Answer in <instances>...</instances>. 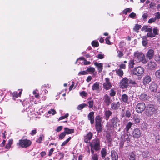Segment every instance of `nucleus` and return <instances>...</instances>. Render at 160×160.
Wrapping results in <instances>:
<instances>
[{"label":"nucleus","mask_w":160,"mask_h":160,"mask_svg":"<svg viewBox=\"0 0 160 160\" xmlns=\"http://www.w3.org/2000/svg\"><path fill=\"white\" fill-rule=\"evenodd\" d=\"M129 158L130 160H135V155L132 152L129 153Z\"/></svg>","instance_id":"36"},{"label":"nucleus","mask_w":160,"mask_h":160,"mask_svg":"<svg viewBox=\"0 0 160 160\" xmlns=\"http://www.w3.org/2000/svg\"><path fill=\"white\" fill-rule=\"evenodd\" d=\"M37 131L35 129L32 130L31 132L30 133V134L32 136H33L35 135L37 133Z\"/></svg>","instance_id":"61"},{"label":"nucleus","mask_w":160,"mask_h":160,"mask_svg":"<svg viewBox=\"0 0 160 160\" xmlns=\"http://www.w3.org/2000/svg\"><path fill=\"white\" fill-rule=\"evenodd\" d=\"M88 106V104L86 103H82L78 106L77 107V109L78 110H80L83 109L84 108L87 107Z\"/></svg>","instance_id":"31"},{"label":"nucleus","mask_w":160,"mask_h":160,"mask_svg":"<svg viewBox=\"0 0 160 160\" xmlns=\"http://www.w3.org/2000/svg\"><path fill=\"white\" fill-rule=\"evenodd\" d=\"M95 71V68L92 67H89V68H88L86 70L87 72H88L92 73L94 72Z\"/></svg>","instance_id":"39"},{"label":"nucleus","mask_w":160,"mask_h":160,"mask_svg":"<svg viewBox=\"0 0 160 160\" xmlns=\"http://www.w3.org/2000/svg\"><path fill=\"white\" fill-rule=\"evenodd\" d=\"M142 155L143 158H145L149 157L150 156V154L148 150H145L142 152Z\"/></svg>","instance_id":"32"},{"label":"nucleus","mask_w":160,"mask_h":160,"mask_svg":"<svg viewBox=\"0 0 160 160\" xmlns=\"http://www.w3.org/2000/svg\"><path fill=\"white\" fill-rule=\"evenodd\" d=\"M155 75L156 77L160 79V68L155 72Z\"/></svg>","instance_id":"43"},{"label":"nucleus","mask_w":160,"mask_h":160,"mask_svg":"<svg viewBox=\"0 0 160 160\" xmlns=\"http://www.w3.org/2000/svg\"><path fill=\"white\" fill-rule=\"evenodd\" d=\"M153 137L155 138V141L156 143L158 144L160 143V135L158 134V133L155 132L152 134Z\"/></svg>","instance_id":"24"},{"label":"nucleus","mask_w":160,"mask_h":160,"mask_svg":"<svg viewBox=\"0 0 160 160\" xmlns=\"http://www.w3.org/2000/svg\"><path fill=\"white\" fill-rule=\"evenodd\" d=\"M125 114L122 115V117L125 116L127 118L130 117L131 115L130 110L128 109L125 111Z\"/></svg>","instance_id":"34"},{"label":"nucleus","mask_w":160,"mask_h":160,"mask_svg":"<svg viewBox=\"0 0 160 160\" xmlns=\"http://www.w3.org/2000/svg\"><path fill=\"white\" fill-rule=\"evenodd\" d=\"M116 92L113 89H111L110 90V95L111 97H113L115 96Z\"/></svg>","instance_id":"47"},{"label":"nucleus","mask_w":160,"mask_h":160,"mask_svg":"<svg viewBox=\"0 0 160 160\" xmlns=\"http://www.w3.org/2000/svg\"><path fill=\"white\" fill-rule=\"evenodd\" d=\"M66 134L64 132L61 133L59 136V138L61 139H63L65 137Z\"/></svg>","instance_id":"54"},{"label":"nucleus","mask_w":160,"mask_h":160,"mask_svg":"<svg viewBox=\"0 0 160 160\" xmlns=\"http://www.w3.org/2000/svg\"><path fill=\"white\" fill-rule=\"evenodd\" d=\"M148 17V14L147 13H144L142 17L143 20L145 21L147 18Z\"/></svg>","instance_id":"57"},{"label":"nucleus","mask_w":160,"mask_h":160,"mask_svg":"<svg viewBox=\"0 0 160 160\" xmlns=\"http://www.w3.org/2000/svg\"><path fill=\"white\" fill-rule=\"evenodd\" d=\"M153 34H154L155 37L156 35H158L159 33V30L157 27L155 28H153Z\"/></svg>","instance_id":"40"},{"label":"nucleus","mask_w":160,"mask_h":160,"mask_svg":"<svg viewBox=\"0 0 160 160\" xmlns=\"http://www.w3.org/2000/svg\"><path fill=\"white\" fill-rule=\"evenodd\" d=\"M101 122V118L100 116L99 115L97 116L95 118V127L96 130L98 131H102V129Z\"/></svg>","instance_id":"4"},{"label":"nucleus","mask_w":160,"mask_h":160,"mask_svg":"<svg viewBox=\"0 0 160 160\" xmlns=\"http://www.w3.org/2000/svg\"><path fill=\"white\" fill-rule=\"evenodd\" d=\"M112 115V112L109 110L105 111L104 118L106 120H108L110 117Z\"/></svg>","instance_id":"21"},{"label":"nucleus","mask_w":160,"mask_h":160,"mask_svg":"<svg viewBox=\"0 0 160 160\" xmlns=\"http://www.w3.org/2000/svg\"><path fill=\"white\" fill-rule=\"evenodd\" d=\"M129 98V97L127 94H124L121 95L120 100L121 102L128 104Z\"/></svg>","instance_id":"12"},{"label":"nucleus","mask_w":160,"mask_h":160,"mask_svg":"<svg viewBox=\"0 0 160 160\" xmlns=\"http://www.w3.org/2000/svg\"><path fill=\"white\" fill-rule=\"evenodd\" d=\"M92 160H98V157L96 154H93L92 157Z\"/></svg>","instance_id":"62"},{"label":"nucleus","mask_w":160,"mask_h":160,"mask_svg":"<svg viewBox=\"0 0 160 160\" xmlns=\"http://www.w3.org/2000/svg\"><path fill=\"white\" fill-rule=\"evenodd\" d=\"M106 150L105 148H102L101 151V153L102 158H105L106 155Z\"/></svg>","instance_id":"41"},{"label":"nucleus","mask_w":160,"mask_h":160,"mask_svg":"<svg viewBox=\"0 0 160 160\" xmlns=\"http://www.w3.org/2000/svg\"><path fill=\"white\" fill-rule=\"evenodd\" d=\"M141 132L140 130L138 128H135L133 132L132 135L134 138H138L141 136Z\"/></svg>","instance_id":"14"},{"label":"nucleus","mask_w":160,"mask_h":160,"mask_svg":"<svg viewBox=\"0 0 160 160\" xmlns=\"http://www.w3.org/2000/svg\"><path fill=\"white\" fill-rule=\"evenodd\" d=\"M146 107V106L144 102H140L136 105L135 110L138 113H141L145 110Z\"/></svg>","instance_id":"7"},{"label":"nucleus","mask_w":160,"mask_h":160,"mask_svg":"<svg viewBox=\"0 0 160 160\" xmlns=\"http://www.w3.org/2000/svg\"><path fill=\"white\" fill-rule=\"evenodd\" d=\"M154 18L156 20L160 19V13L159 12L156 13H155V17Z\"/></svg>","instance_id":"55"},{"label":"nucleus","mask_w":160,"mask_h":160,"mask_svg":"<svg viewBox=\"0 0 160 160\" xmlns=\"http://www.w3.org/2000/svg\"><path fill=\"white\" fill-rule=\"evenodd\" d=\"M157 65L154 62L150 61L148 64L147 68L150 70L154 69L156 67Z\"/></svg>","instance_id":"16"},{"label":"nucleus","mask_w":160,"mask_h":160,"mask_svg":"<svg viewBox=\"0 0 160 160\" xmlns=\"http://www.w3.org/2000/svg\"><path fill=\"white\" fill-rule=\"evenodd\" d=\"M88 73L86 71H83L80 72L78 74V75H85Z\"/></svg>","instance_id":"58"},{"label":"nucleus","mask_w":160,"mask_h":160,"mask_svg":"<svg viewBox=\"0 0 160 160\" xmlns=\"http://www.w3.org/2000/svg\"><path fill=\"white\" fill-rule=\"evenodd\" d=\"M132 9L131 8H128L122 11L123 14L126 15L128 13L132 11Z\"/></svg>","instance_id":"35"},{"label":"nucleus","mask_w":160,"mask_h":160,"mask_svg":"<svg viewBox=\"0 0 160 160\" xmlns=\"http://www.w3.org/2000/svg\"><path fill=\"white\" fill-rule=\"evenodd\" d=\"M100 84L99 82H96L92 86V89L93 91H99Z\"/></svg>","instance_id":"23"},{"label":"nucleus","mask_w":160,"mask_h":160,"mask_svg":"<svg viewBox=\"0 0 160 160\" xmlns=\"http://www.w3.org/2000/svg\"><path fill=\"white\" fill-rule=\"evenodd\" d=\"M103 85L104 88L106 90H109L112 87L110 79L108 78H105V82L103 83Z\"/></svg>","instance_id":"10"},{"label":"nucleus","mask_w":160,"mask_h":160,"mask_svg":"<svg viewBox=\"0 0 160 160\" xmlns=\"http://www.w3.org/2000/svg\"><path fill=\"white\" fill-rule=\"evenodd\" d=\"M22 92V90H21L18 93L16 92H14L12 94V99L14 100H16V98H18L19 97H20L21 95Z\"/></svg>","instance_id":"26"},{"label":"nucleus","mask_w":160,"mask_h":160,"mask_svg":"<svg viewBox=\"0 0 160 160\" xmlns=\"http://www.w3.org/2000/svg\"><path fill=\"white\" fill-rule=\"evenodd\" d=\"M134 64V60L133 59H132L130 60L128 65L129 68H132L133 67Z\"/></svg>","instance_id":"38"},{"label":"nucleus","mask_w":160,"mask_h":160,"mask_svg":"<svg viewBox=\"0 0 160 160\" xmlns=\"http://www.w3.org/2000/svg\"><path fill=\"white\" fill-rule=\"evenodd\" d=\"M117 53H118V56L119 58H121L123 55L122 52L121 51H117Z\"/></svg>","instance_id":"60"},{"label":"nucleus","mask_w":160,"mask_h":160,"mask_svg":"<svg viewBox=\"0 0 160 160\" xmlns=\"http://www.w3.org/2000/svg\"><path fill=\"white\" fill-rule=\"evenodd\" d=\"M134 56L137 62H142L143 63H146L147 61L146 60L144 55L142 52L138 51L135 52Z\"/></svg>","instance_id":"1"},{"label":"nucleus","mask_w":160,"mask_h":160,"mask_svg":"<svg viewBox=\"0 0 160 160\" xmlns=\"http://www.w3.org/2000/svg\"><path fill=\"white\" fill-rule=\"evenodd\" d=\"M92 133L91 132H89L88 133V134L87 135L86 137L89 140H90L92 139Z\"/></svg>","instance_id":"51"},{"label":"nucleus","mask_w":160,"mask_h":160,"mask_svg":"<svg viewBox=\"0 0 160 160\" xmlns=\"http://www.w3.org/2000/svg\"><path fill=\"white\" fill-rule=\"evenodd\" d=\"M71 139V137H69L65 141L62 142L61 145V146H65L67 143L69 142V141Z\"/></svg>","instance_id":"50"},{"label":"nucleus","mask_w":160,"mask_h":160,"mask_svg":"<svg viewBox=\"0 0 160 160\" xmlns=\"http://www.w3.org/2000/svg\"><path fill=\"white\" fill-rule=\"evenodd\" d=\"M120 106L119 102H113L111 104V108L113 109L116 110L118 109Z\"/></svg>","instance_id":"20"},{"label":"nucleus","mask_w":160,"mask_h":160,"mask_svg":"<svg viewBox=\"0 0 160 160\" xmlns=\"http://www.w3.org/2000/svg\"><path fill=\"white\" fill-rule=\"evenodd\" d=\"M121 140L120 142L119 145L121 147H122L123 146L125 140L124 139V138H123V136L121 137Z\"/></svg>","instance_id":"46"},{"label":"nucleus","mask_w":160,"mask_h":160,"mask_svg":"<svg viewBox=\"0 0 160 160\" xmlns=\"http://www.w3.org/2000/svg\"><path fill=\"white\" fill-rule=\"evenodd\" d=\"M155 59L157 62L160 63V56L159 55H156V56L155 58Z\"/></svg>","instance_id":"59"},{"label":"nucleus","mask_w":160,"mask_h":160,"mask_svg":"<svg viewBox=\"0 0 160 160\" xmlns=\"http://www.w3.org/2000/svg\"><path fill=\"white\" fill-rule=\"evenodd\" d=\"M48 112L49 114H52V115H54L56 113L55 110L53 109H50Z\"/></svg>","instance_id":"49"},{"label":"nucleus","mask_w":160,"mask_h":160,"mask_svg":"<svg viewBox=\"0 0 160 160\" xmlns=\"http://www.w3.org/2000/svg\"><path fill=\"white\" fill-rule=\"evenodd\" d=\"M94 65L97 67V69L98 72H102L103 69V63H98L96 62L94 63Z\"/></svg>","instance_id":"22"},{"label":"nucleus","mask_w":160,"mask_h":160,"mask_svg":"<svg viewBox=\"0 0 160 160\" xmlns=\"http://www.w3.org/2000/svg\"><path fill=\"white\" fill-rule=\"evenodd\" d=\"M111 156L112 160H118V156L117 153L115 151H111Z\"/></svg>","instance_id":"25"},{"label":"nucleus","mask_w":160,"mask_h":160,"mask_svg":"<svg viewBox=\"0 0 160 160\" xmlns=\"http://www.w3.org/2000/svg\"><path fill=\"white\" fill-rule=\"evenodd\" d=\"M91 147L93 148L96 151H98L100 149V142L98 138L94 139L92 142L90 144Z\"/></svg>","instance_id":"5"},{"label":"nucleus","mask_w":160,"mask_h":160,"mask_svg":"<svg viewBox=\"0 0 160 160\" xmlns=\"http://www.w3.org/2000/svg\"><path fill=\"white\" fill-rule=\"evenodd\" d=\"M104 103L107 106H108L111 102L112 100L109 96L106 94L103 97Z\"/></svg>","instance_id":"11"},{"label":"nucleus","mask_w":160,"mask_h":160,"mask_svg":"<svg viewBox=\"0 0 160 160\" xmlns=\"http://www.w3.org/2000/svg\"><path fill=\"white\" fill-rule=\"evenodd\" d=\"M120 122V120L117 117H114L110 120V125L113 128H116L119 125V123Z\"/></svg>","instance_id":"6"},{"label":"nucleus","mask_w":160,"mask_h":160,"mask_svg":"<svg viewBox=\"0 0 160 160\" xmlns=\"http://www.w3.org/2000/svg\"><path fill=\"white\" fill-rule=\"evenodd\" d=\"M148 124L146 122H143L141 126V128L143 130H146L147 129Z\"/></svg>","instance_id":"37"},{"label":"nucleus","mask_w":160,"mask_h":160,"mask_svg":"<svg viewBox=\"0 0 160 160\" xmlns=\"http://www.w3.org/2000/svg\"><path fill=\"white\" fill-rule=\"evenodd\" d=\"M151 81V78L149 75L146 76L143 78V83L145 85L148 84Z\"/></svg>","instance_id":"19"},{"label":"nucleus","mask_w":160,"mask_h":160,"mask_svg":"<svg viewBox=\"0 0 160 160\" xmlns=\"http://www.w3.org/2000/svg\"><path fill=\"white\" fill-rule=\"evenodd\" d=\"M92 45L93 46L98 47L99 46V43L98 42L93 41L92 42Z\"/></svg>","instance_id":"53"},{"label":"nucleus","mask_w":160,"mask_h":160,"mask_svg":"<svg viewBox=\"0 0 160 160\" xmlns=\"http://www.w3.org/2000/svg\"><path fill=\"white\" fill-rule=\"evenodd\" d=\"M149 96L147 94L143 93L139 97L140 99L142 101L147 100Z\"/></svg>","instance_id":"29"},{"label":"nucleus","mask_w":160,"mask_h":160,"mask_svg":"<svg viewBox=\"0 0 160 160\" xmlns=\"http://www.w3.org/2000/svg\"><path fill=\"white\" fill-rule=\"evenodd\" d=\"M98 58L99 59H102L104 57V55L102 54H99L97 56Z\"/></svg>","instance_id":"64"},{"label":"nucleus","mask_w":160,"mask_h":160,"mask_svg":"<svg viewBox=\"0 0 160 160\" xmlns=\"http://www.w3.org/2000/svg\"><path fill=\"white\" fill-rule=\"evenodd\" d=\"M69 116V114L68 113L66 114L64 116H62L59 117L58 119V121H60L65 118H67Z\"/></svg>","instance_id":"44"},{"label":"nucleus","mask_w":160,"mask_h":160,"mask_svg":"<svg viewBox=\"0 0 160 160\" xmlns=\"http://www.w3.org/2000/svg\"><path fill=\"white\" fill-rule=\"evenodd\" d=\"M116 74L120 77H122L124 74L123 70L121 68L116 70Z\"/></svg>","instance_id":"30"},{"label":"nucleus","mask_w":160,"mask_h":160,"mask_svg":"<svg viewBox=\"0 0 160 160\" xmlns=\"http://www.w3.org/2000/svg\"><path fill=\"white\" fill-rule=\"evenodd\" d=\"M88 104H89V107L90 108H92L93 106V100H91L90 101H89L88 102Z\"/></svg>","instance_id":"52"},{"label":"nucleus","mask_w":160,"mask_h":160,"mask_svg":"<svg viewBox=\"0 0 160 160\" xmlns=\"http://www.w3.org/2000/svg\"><path fill=\"white\" fill-rule=\"evenodd\" d=\"M157 112L153 105L148 104L146 106V109L145 110V114L148 117H150L154 114H156Z\"/></svg>","instance_id":"2"},{"label":"nucleus","mask_w":160,"mask_h":160,"mask_svg":"<svg viewBox=\"0 0 160 160\" xmlns=\"http://www.w3.org/2000/svg\"><path fill=\"white\" fill-rule=\"evenodd\" d=\"M129 80L126 78H124L121 80L120 85L121 88L124 89L127 88L128 86Z\"/></svg>","instance_id":"9"},{"label":"nucleus","mask_w":160,"mask_h":160,"mask_svg":"<svg viewBox=\"0 0 160 160\" xmlns=\"http://www.w3.org/2000/svg\"><path fill=\"white\" fill-rule=\"evenodd\" d=\"M144 71V68L141 66H139L135 68L132 70L133 74L137 76H142Z\"/></svg>","instance_id":"3"},{"label":"nucleus","mask_w":160,"mask_h":160,"mask_svg":"<svg viewBox=\"0 0 160 160\" xmlns=\"http://www.w3.org/2000/svg\"><path fill=\"white\" fill-rule=\"evenodd\" d=\"M147 38H153L155 37L154 34H153L152 32H149L147 33Z\"/></svg>","instance_id":"48"},{"label":"nucleus","mask_w":160,"mask_h":160,"mask_svg":"<svg viewBox=\"0 0 160 160\" xmlns=\"http://www.w3.org/2000/svg\"><path fill=\"white\" fill-rule=\"evenodd\" d=\"M158 88V85L154 82H152L149 86V89L152 92H156Z\"/></svg>","instance_id":"18"},{"label":"nucleus","mask_w":160,"mask_h":160,"mask_svg":"<svg viewBox=\"0 0 160 160\" xmlns=\"http://www.w3.org/2000/svg\"><path fill=\"white\" fill-rule=\"evenodd\" d=\"M141 28V26L138 25V24H136L135 27L134 28V30L135 31L137 32H138V30Z\"/></svg>","instance_id":"42"},{"label":"nucleus","mask_w":160,"mask_h":160,"mask_svg":"<svg viewBox=\"0 0 160 160\" xmlns=\"http://www.w3.org/2000/svg\"><path fill=\"white\" fill-rule=\"evenodd\" d=\"M140 119L139 117H136L134 118V121L136 124L140 122Z\"/></svg>","instance_id":"56"},{"label":"nucleus","mask_w":160,"mask_h":160,"mask_svg":"<svg viewBox=\"0 0 160 160\" xmlns=\"http://www.w3.org/2000/svg\"><path fill=\"white\" fill-rule=\"evenodd\" d=\"M123 138L125 141L126 140L128 142H129L130 141V139L132 138V136L128 132H127L124 133Z\"/></svg>","instance_id":"17"},{"label":"nucleus","mask_w":160,"mask_h":160,"mask_svg":"<svg viewBox=\"0 0 160 160\" xmlns=\"http://www.w3.org/2000/svg\"><path fill=\"white\" fill-rule=\"evenodd\" d=\"M94 112L93 111L90 112L88 115V120L90 121L91 124H93L94 122Z\"/></svg>","instance_id":"13"},{"label":"nucleus","mask_w":160,"mask_h":160,"mask_svg":"<svg viewBox=\"0 0 160 160\" xmlns=\"http://www.w3.org/2000/svg\"><path fill=\"white\" fill-rule=\"evenodd\" d=\"M31 143V141L27 139L20 140L19 142V145L22 148L28 147Z\"/></svg>","instance_id":"8"},{"label":"nucleus","mask_w":160,"mask_h":160,"mask_svg":"<svg viewBox=\"0 0 160 160\" xmlns=\"http://www.w3.org/2000/svg\"><path fill=\"white\" fill-rule=\"evenodd\" d=\"M44 137V136L43 135H41L36 140V142L38 143H41Z\"/></svg>","instance_id":"45"},{"label":"nucleus","mask_w":160,"mask_h":160,"mask_svg":"<svg viewBox=\"0 0 160 160\" xmlns=\"http://www.w3.org/2000/svg\"><path fill=\"white\" fill-rule=\"evenodd\" d=\"M129 83L132 85L134 87H138L139 86V84L138 82H136L135 80L132 79H130L129 80Z\"/></svg>","instance_id":"33"},{"label":"nucleus","mask_w":160,"mask_h":160,"mask_svg":"<svg viewBox=\"0 0 160 160\" xmlns=\"http://www.w3.org/2000/svg\"><path fill=\"white\" fill-rule=\"evenodd\" d=\"M154 54V50L152 49H150L147 52L146 56L149 59H151L153 58Z\"/></svg>","instance_id":"15"},{"label":"nucleus","mask_w":160,"mask_h":160,"mask_svg":"<svg viewBox=\"0 0 160 160\" xmlns=\"http://www.w3.org/2000/svg\"><path fill=\"white\" fill-rule=\"evenodd\" d=\"M133 125V123L130 122H128L126 125V127L124 129V131H126L127 132H128L129 129L131 128L132 126Z\"/></svg>","instance_id":"27"},{"label":"nucleus","mask_w":160,"mask_h":160,"mask_svg":"<svg viewBox=\"0 0 160 160\" xmlns=\"http://www.w3.org/2000/svg\"><path fill=\"white\" fill-rule=\"evenodd\" d=\"M64 132L66 134H69L74 132V130L73 129H70L68 128H64Z\"/></svg>","instance_id":"28"},{"label":"nucleus","mask_w":160,"mask_h":160,"mask_svg":"<svg viewBox=\"0 0 160 160\" xmlns=\"http://www.w3.org/2000/svg\"><path fill=\"white\" fill-rule=\"evenodd\" d=\"M110 37H108L107 38L105 39V41L106 43L108 45H110L111 44V42H110L109 40V39H110Z\"/></svg>","instance_id":"63"}]
</instances>
